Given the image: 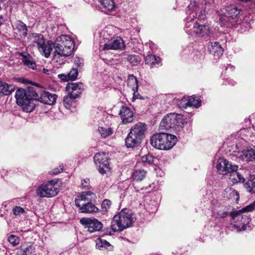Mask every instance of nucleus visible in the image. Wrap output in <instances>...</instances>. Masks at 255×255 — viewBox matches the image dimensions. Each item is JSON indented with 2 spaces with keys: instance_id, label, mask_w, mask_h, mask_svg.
I'll list each match as a JSON object with an SVG mask.
<instances>
[{
  "instance_id": "obj_56",
  "label": "nucleus",
  "mask_w": 255,
  "mask_h": 255,
  "mask_svg": "<svg viewBox=\"0 0 255 255\" xmlns=\"http://www.w3.org/2000/svg\"><path fill=\"white\" fill-rule=\"evenodd\" d=\"M0 20H1V22H2V15L0 16Z\"/></svg>"
},
{
  "instance_id": "obj_41",
  "label": "nucleus",
  "mask_w": 255,
  "mask_h": 255,
  "mask_svg": "<svg viewBox=\"0 0 255 255\" xmlns=\"http://www.w3.org/2000/svg\"><path fill=\"white\" fill-rule=\"evenodd\" d=\"M253 134L254 133L252 131L251 128H244L241 130V135H242L243 137L245 136L247 137L246 139L253 140V139H252Z\"/></svg>"
},
{
  "instance_id": "obj_9",
  "label": "nucleus",
  "mask_w": 255,
  "mask_h": 255,
  "mask_svg": "<svg viewBox=\"0 0 255 255\" xmlns=\"http://www.w3.org/2000/svg\"><path fill=\"white\" fill-rule=\"evenodd\" d=\"M34 99L44 104L52 105L55 104L57 96L55 94H52L43 89H39L34 92H31Z\"/></svg>"
},
{
  "instance_id": "obj_32",
  "label": "nucleus",
  "mask_w": 255,
  "mask_h": 255,
  "mask_svg": "<svg viewBox=\"0 0 255 255\" xmlns=\"http://www.w3.org/2000/svg\"><path fill=\"white\" fill-rule=\"evenodd\" d=\"M96 247L97 249L104 251H111L113 250V246L106 240L98 238L96 240Z\"/></svg>"
},
{
  "instance_id": "obj_12",
  "label": "nucleus",
  "mask_w": 255,
  "mask_h": 255,
  "mask_svg": "<svg viewBox=\"0 0 255 255\" xmlns=\"http://www.w3.org/2000/svg\"><path fill=\"white\" fill-rule=\"evenodd\" d=\"M80 223L85 225L86 228L88 229V231L90 233L99 231L103 227L102 223L96 219L84 218L80 220Z\"/></svg>"
},
{
  "instance_id": "obj_45",
  "label": "nucleus",
  "mask_w": 255,
  "mask_h": 255,
  "mask_svg": "<svg viewBox=\"0 0 255 255\" xmlns=\"http://www.w3.org/2000/svg\"><path fill=\"white\" fill-rule=\"evenodd\" d=\"M190 97V107H193L194 108H198L200 106L201 100L200 99H196L193 96Z\"/></svg>"
},
{
  "instance_id": "obj_35",
  "label": "nucleus",
  "mask_w": 255,
  "mask_h": 255,
  "mask_svg": "<svg viewBox=\"0 0 255 255\" xmlns=\"http://www.w3.org/2000/svg\"><path fill=\"white\" fill-rule=\"evenodd\" d=\"M78 74V70L76 68H73L67 75L61 74L59 75V76L62 80H65L66 81H72L75 80L77 78Z\"/></svg>"
},
{
  "instance_id": "obj_34",
  "label": "nucleus",
  "mask_w": 255,
  "mask_h": 255,
  "mask_svg": "<svg viewBox=\"0 0 255 255\" xmlns=\"http://www.w3.org/2000/svg\"><path fill=\"white\" fill-rule=\"evenodd\" d=\"M99 2L102 6L103 10L106 11H112L115 8V3L113 0H99Z\"/></svg>"
},
{
  "instance_id": "obj_17",
  "label": "nucleus",
  "mask_w": 255,
  "mask_h": 255,
  "mask_svg": "<svg viewBox=\"0 0 255 255\" xmlns=\"http://www.w3.org/2000/svg\"><path fill=\"white\" fill-rule=\"evenodd\" d=\"M66 89L69 93H71V96L74 99L77 98L82 93L83 90V85L82 83H69L67 85Z\"/></svg>"
},
{
  "instance_id": "obj_50",
  "label": "nucleus",
  "mask_w": 255,
  "mask_h": 255,
  "mask_svg": "<svg viewBox=\"0 0 255 255\" xmlns=\"http://www.w3.org/2000/svg\"><path fill=\"white\" fill-rule=\"evenodd\" d=\"M243 210L246 211H253L255 210V201L253 203L244 208Z\"/></svg>"
},
{
  "instance_id": "obj_25",
  "label": "nucleus",
  "mask_w": 255,
  "mask_h": 255,
  "mask_svg": "<svg viewBox=\"0 0 255 255\" xmlns=\"http://www.w3.org/2000/svg\"><path fill=\"white\" fill-rule=\"evenodd\" d=\"M128 83L129 84H132V90L133 92V99H143L142 97L139 95L137 92L138 84L136 78L132 75H129L128 79Z\"/></svg>"
},
{
  "instance_id": "obj_24",
  "label": "nucleus",
  "mask_w": 255,
  "mask_h": 255,
  "mask_svg": "<svg viewBox=\"0 0 255 255\" xmlns=\"http://www.w3.org/2000/svg\"><path fill=\"white\" fill-rule=\"evenodd\" d=\"M238 166L236 165L232 167V169L229 172L230 174V179L233 183L238 182H243L245 181V179L243 176L240 174L238 171Z\"/></svg>"
},
{
  "instance_id": "obj_28",
  "label": "nucleus",
  "mask_w": 255,
  "mask_h": 255,
  "mask_svg": "<svg viewBox=\"0 0 255 255\" xmlns=\"http://www.w3.org/2000/svg\"><path fill=\"white\" fill-rule=\"evenodd\" d=\"M65 47L64 46L62 45V47H61L59 45V43L55 42V43H54V48L55 49L54 54V59H56V57L57 56H59L60 57H67L69 55H70L73 51H70L69 53H66L67 52H65Z\"/></svg>"
},
{
  "instance_id": "obj_31",
  "label": "nucleus",
  "mask_w": 255,
  "mask_h": 255,
  "mask_svg": "<svg viewBox=\"0 0 255 255\" xmlns=\"http://www.w3.org/2000/svg\"><path fill=\"white\" fill-rule=\"evenodd\" d=\"M34 100H36V99L27 98L25 100L23 101V102L21 104H19L18 105L21 107L22 110L24 112L26 113H30L35 108V104L34 103Z\"/></svg>"
},
{
  "instance_id": "obj_19",
  "label": "nucleus",
  "mask_w": 255,
  "mask_h": 255,
  "mask_svg": "<svg viewBox=\"0 0 255 255\" xmlns=\"http://www.w3.org/2000/svg\"><path fill=\"white\" fill-rule=\"evenodd\" d=\"M208 49L215 59L219 58L223 55L224 52V49L221 44L217 41L210 42L208 46Z\"/></svg>"
},
{
  "instance_id": "obj_30",
  "label": "nucleus",
  "mask_w": 255,
  "mask_h": 255,
  "mask_svg": "<svg viewBox=\"0 0 255 255\" xmlns=\"http://www.w3.org/2000/svg\"><path fill=\"white\" fill-rule=\"evenodd\" d=\"M17 255H35V248L31 244L22 246L18 250Z\"/></svg>"
},
{
  "instance_id": "obj_14",
  "label": "nucleus",
  "mask_w": 255,
  "mask_h": 255,
  "mask_svg": "<svg viewBox=\"0 0 255 255\" xmlns=\"http://www.w3.org/2000/svg\"><path fill=\"white\" fill-rule=\"evenodd\" d=\"M235 165L227 159L220 158L217 161L216 168L220 174L227 175L231 171L232 167Z\"/></svg>"
},
{
  "instance_id": "obj_52",
  "label": "nucleus",
  "mask_w": 255,
  "mask_h": 255,
  "mask_svg": "<svg viewBox=\"0 0 255 255\" xmlns=\"http://www.w3.org/2000/svg\"><path fill=\"white\" fill-rule=\"evenodd\" d=\"M62 170V168H60L59 169L55 168V169H53V170L51 172V174H54V175L57 174L58 173L61 172Z\"/></svg>"
},
{
  "instance_id": "obj_40",
  "label": "nucleus",
  "mask_w": 255,
  "mask_h": 255,
  "mask_svg": "<svg viewBox=\"0 0 255 255\" xmlns=\"http://www.w3.org/2000/svg\"><path fill=\"white\" fill-rule=\"evenodd\" d=\"M12 212L16 217H20L22 216H25L26 213L25 210L20 206H16L13 208Z\"/></svg>"
},
{
  "instance_id": "obj_46",
  "label": "nucleus",
  "mask_w": 255,
  "mask_h": 255,
  "mask_svg": "<svg viewBox=\"0 0 255 255\" xmlns=\"http://www.w3.org/2000/svg\"><path fill=\"white\" fill-rule=\"evenodd\" d=\"M8 241L13 246H15L19 244V238L15 235H11L8 237Z\"/></svg>"
},
{
  "instance_id": "obj_38",
  "label": "nucleus",
  "mask_w": 255,
  "mask_h": 255,
  "mask_svg": "<svg viewBox=\"0 0 255 255\" xmlns=\"http://www.w3.org/2000/svg\"><path fill=\"white\" fill-rule=\"evenodd\" d=\"M146 175V171L143 169L136 170L132 173V177L133 180L140 181L144 178Z\"/></svg>"
},
{
  "instance_id": "obj_20",
  "label": "nucleus",
  "mask_w": 255,
  "mask_h": 255,
  "mask_svg": "<svg viewBox=\"0 0 255 255\" xmlns=\"http://www.w3.org/2000/svg\"><path fill=\"white\" fill-rule=\"evenodd\" d=\"M45 39L43 36L39 33H32L30 34L28 37V43L29 45L36 47L37 48L44 44V42Z\"/></svg>"
},
{
  "instance_id": "obj_54",
  "label": "nucleus",
  "mask_w": 255,
  "mask_h": 255,
  "mask_svg": "<svg viewBox=\"0 0 255 255\" xmlns=\"http://www.w3.org/2000/svg\"><path fill=\"white\" fill-rule=\"evenodd\" d=\"M43 71L44 73L47 74V75H49V72H50V70H49L48 69H46V68H43Z\"/></svg>"
},
{
  "instance_id": "obj_23",
  "label": "nucleus",
  "mask_w": 255,
  "mask_h": 255,
  "mask_svg": "<svg viewBox=\"0 0 255 255\" xmlns=\"http://www.w3.org/2000/svg\"><path fill=\"white\" fill-rule=\"evenodd\" d=\"M145 62L149 65L150 67H156L161 65V59L159 56L150 54L144 58Z\"/></svg>"
},
{
  "instance_id": "obj_2",
  "label": "nucleus",
  "mask_w": 255,
  "mask_h": 255,
  "mask_svg": "<svg viewBox=\"0 0 255 255\" xmlns=\"http://www.w3.org/2000/svg\"><path fill=\"white\" fill-rule=\"evenodd\" d=\"M218 22L221 26L237 27L241 25L242 31L249 30L251 24L249 18H245L242 9L236 5H230L217 12Z\"/></svg>"
},
{
  "instance_id": "obj_4",
  "label": "nucleus",
  "mask_w": 255,
  "mask_h": 255,
  "mask_svg": "<svg viewBox=\"0 0 255 255\" xmlns=\"http://www.w3.org/2000/svg\"><path fill=\"white\" fill-rule=\"evenodd\" d=\"M146 126L142 123H138L134 125L130 130L125 139L126 146L128 148H133L138 146L144 137Z\"/></svg>"
},
{
  "instance_id": "obj_11",
  "label": "nucleus",
  "mask_w": 255,
  "mask_h": 255,
  "mask_svg": "<svg viewBox=\"0 0 255 255\" xmlns=\"http://www.w3.org/2000/svg\"><path fill=\"white\" fill-rule=\"evenodd\" d=\"M95 198V194L91 191L83 192L76 198L75 205L79 208V210L80 211V209L84 207L88 202H92Z\"/></svg>"
},
{
  "instance_id": "obj_58",
  "label": "nucleus",
  "mask_w": 255,
  "mask_h": 255,
  "mask_svg": "<svg viewBox=\"0 0 255 255\" xmlns=\"http://www.w3.org/2000/svg\"><path fill=\"white\" fill-rule=\"evenodd\" d=\"M3 206L4 207V208H6V205L5 204L3 205L2 208H3Z\"/></svg>"
},
{
  "instance_id": "obj_33",
  "label": "nucleus",
  "mask_w": 255,
  "mask_h": 255,
  "mask_svg": "<svg viewBox=\"0 0 255 255\" xmlns=\"http://www.w3.org/2000/svg\"><path fill=\"white\" fill-rule=\"evenodd\" d=\"M20 55L22 56V61L24 65L29 68L34 69L36 64L31 56L26 53H21Z\"/></svg>"
},
{
  "instance_id": "obj_48",
  "label": "nucleus",
  "mask_w": 255,
  "mask_h": 255,
  "mask_svg": "<svg viewBox=\"0 0 255 255\" xmlns=\"http://www.w3.org/2000/svg\"><path fill=\"white\" fill-rule=\"evenodd\" d=\"M111 201L108 199H105L102 203V208L105 211L108 210L111 206Z\"/></svg>"
},
{
  "instance_id": "obj_21",
  "label": "nucleus",
  "mask_w": 255,
  "mask_h": 255,
  "mask_svg": "<svg viewBox=\"0 0 255 255\" xmlns=\"http://www.w3.org/2000/svg\"><path fill=\"white\" fill-rule=\"evenodd\" d=\"M120 115L124 124L130 123L133 121V114L129 108L123 106L120 111Z\"/></svg>"
},
{
  "instance_id": "obj_27",
  "label": "nucleus",
  "mask_w": 255,
  "mask_h": 255,
  "mask_svg": "<svg viewBox=\"0 0 255 255\" xmlns=\"http://www.w3.org/2000/svg\"><path fill=\"white\" fill-rule=\"evenodd\" d=\"M101 37L104 40V42L106 43L107 41H110L113 39L114 35V28L112 26L106 27L100 33Z\"/></svg>"
},
{
  "instance_id": "obj_47",
  "label": "nucleus",
  "mask_w": 255,
  "mask_h": 255,
  "mask_svg": "<svg viewBox=\"0 0 255 255\" xmlns=\"http://www.w3.org/2000/svg\"><path fill=\"white\" fill-rule=\"evenodd\" d=\"M74 99H74V98L71 96V93H69V95L64 96L63 98V103L65 105V107L67 108H69L72 101Z\"/></svg>"
},
{
  "instance_id": "obj_13",
  "label": "nucleus",
  "mask_w": 255,
  "mask_h": 255,
  "mask_svg": "<svg viewBox=\"0 0 255 255\" xmlns=\"http://www.w3.org/2000/svg\"><path fill=\"white\" fill-rule=\"evenodd\" d=\"M59 43V46L62 47L64 46L65 52L69 53L70 51H73L74 49V42L73 39L67 35H62L57 38L56 41Z\"/></svg>"
},
{
  "instance_id": "obj_1",
  "label": "nucleus",
  "mask_w": 255,
  "mask_h": 255,
  "mask_svg": "<svg viewBox=\"0 0 255 255\" xmlns=\"http://www.w3.org/2000/svg\"><path fill=\"white\" fill-rule=\"evenodd\" d=\"M187 14L185 20L184 30L191 35L205 37L210 33L209 26L201 23V20L206 18L204 4H199L195 0L191 1L187 9Z\"/></svg>"
},
{
  "instance_id": "obj_44",
  "label": "nucleus",
  "mask_w": 255,
  "mask_h": 255,
  "mask_svg": "<svg viewBox=\"0 0 255 255\" xmlns=\"http://www.w3.org/2000/svg\"><path fill=\"white\" fill-rule=\"evenodd\" d=\"M190 97H183L178 102V106L180 108L186 109L190 107Z\"/></svg>"
},
{
  "instance_id": "obj_22",
  "label": "nucleus",
  "mask_w": 255,
  "mask_h": 255,
  "mask_svg": "<svg viewBox=\"0 0 255 255\" xmlns=\"http://www.w3.org/2000/svg\"><path fill=\"white\" fill-rule=\"evenodd\" d=\"M54 47V43L51 41H46L44 42V44H41L38 49L40 53L44 55L45 57H49L51 52Z\"/></svg>"
},
{
  "instance_id": "obj_43",
  "label": "nucleus",
  "mask_w": 255,
  "mask_h": 255,
  "mask_svg": "<svg viewBox=\"0 0 255 255\" xmlns=\"http://www.w3.org/2000/svg\"><path fill=\"white\" fill-rule=\"evenodd\" d=\"M154 160V157L150 154H146L141 157V161L142 162L146 164H151L153 163Z\"/></svg>"
},
{
  "instance_id": "obj_8",
  "label": "nucleus",
  "mask_w": 255,
  "mask_h": 255,
  "mask_svg": "<svg viewBox=\"0 0 255 255\" xmlns=\"http://www.w3.org/2000/svg\"><path fill=\"white\" fill-rule=\"evenodd\" d=\"M58 191L57 182L52 180L40 185L36 190V194L41 198H49L56 195Z\"/></svg>"
},
{
  "instance_id": "obj_59",
  "label": "nucleus",
  "mask_w": 255,
  "mask_h": 255,
  "mask_svg": "<svg viewBox=\"0 0 255 255\" xmlns=\"http://www.w3.org/2000/svg\"><path fill=\"white\" fill-rule=\"evenodd\" d=\"M189 125H190L191 124V122L189 121Z\"/></svg>"
},
{
  "instance_id": "obj_6",
  "label": "nucleus",
  "mask_w": 255,
  "mask_h": 255,
  "mask_svg": "<svg viewBox=\"0 0 255 255\" xmlns=\"http://www.w3.org/2000/svg\"><path fill=\"white\" fill-rule=\"evenodd\" d=\"M135 218L129 211L127 210H122L118 215H115L112 222V228L114 232L118 230L122 231L129 227L135 221Z\"/></svg>"
},
{
  "instance_id": "obj_53",
  "label": "nucleus",
  "mask_w": 255,
  "mask_h": 255,
  "mask_svg": "<svg viewBox=\"0 0 255 255\" xmlns=\"http://www.w3.org/2000/svg\"><path fill=\"white\" fill-rule=\"evenodd\" d=\"M81 61V60L79 58H78L77 60L75 61V62L78 65V67H81L83 65V62Z\"/></svg>"
},
{
  "instance_id": "obj_5",
  "label": "nucleus",
  "mask_w": 255,
  "mask_h": 255,
  "mask_svg": "<svg viewBox=\"0 0 255 255\" xmlns=\"http://www.w3.org/2000/svg\"><path fill=\"white\" fill-rule=\"evenodd\" d=\"M177 138L174 135L160 132L152 135L150 143L152 146L161 150L171 149L176 144Z\"/></svg>"
},
{
  "instance_id": "obj_36",
  "label": "nucleus",
  "mask_w": 255,
  "mask_h": 255,
  "mask_svg": "<svg viewBox=\"0 0 255 255\" xmlns=\"http://www.w3.org/2000/svg\"><path fill=\"white\" fill-rule=\"evenodd\" d=\"M98 208L92 204L91 202H88L84 207L80 209V212L84 213H92L96 212L98 210Z\"/></svg>"
},
{
  "instance_id": "obj_60",
  "label": "nucleus",
  "mask_w": 255,
  "mask_h": 255,
  "mask_svg": "<svg viewBox=\"0 0 255 255\" xmlns=\"http://www.w3.org/2000/svg\"><path fill=\"white\" fill-rule=\"evenodd\" d=\"M3 0H1V1H2Z\"/></svg>"
},
{
  "instance_id": "obj_37",
  "label": "nucleus",
  "mask_w": 255,
  "mask_h": 255,
  "mask_svg": "<svg viewBox=\"0 0 255 255\" xmlns=\"http://www.w3.org/2000/svg\"><path fill=\"white\" fill-rule=\"evenodd\" d=\"M0 93L7 95L13 91L14 88L12 85H9L5 83L0 81Z\"/></svg>"
},
{
  "instance_id": "obj_7",
  "label": "nucleus",
  "mask_w": 255,
  "mask_h": 255,
  "mask_svg": "<svg viewBox=\"0 0 255 255\" xmlns=\"http://www.w3.org/2000/svg\"><path fill=\"white\" fill-rule=\"evenodd\" d=\"M243 209L244 208L241 210L233 211L230 214V216L233 220L232 225L236 227L239 232L245 231L251 221V219L248 215L243 214V212H248Z\"/></svg>"
},
{
  "instance_id": "obj_26",
  "label": "nucleus",
  "mask_w": 255,
  "mask_h": 255,
  "mask_svg": "<svg viewBox=\"0 0 255 255\" xmlns=\"http://www.w3.org/2000/svg\"><path fill=\"white\" fill-rule=\"evenodd\" d=\"M223 195L224 198L235 200L236 202L239 199V194L237 191L230 187H227L224 190Z\"/></svg>"
},
{
  "instance_id": "obj_49",
  "label": "nucleus",
  "mask_w": 255,
  "mask_h": 255,
  "mask_svg": "<svg viewBox=\"0 0 255 255\" xmlns=\"http://www.w3.org/2000/svg\"><path fill=\"white\" fill-rule=\"evenodd\" d=\"M81 186L83 189H89L90 187V179L89 178L82 179L81 180Z\"/></svg>"
},
{
  "instance_id": "obj_3",
  "label": "nucleus",
  "mask_w": 255,
  "mask_h": 255,
  "mask_svg": "<svg viewBox=\"0 0 255 255\" xmlns=\"http://www.w3.org/2000/svg\"><path fill=\"white\" fill-rule=\"evenodd\" d=\"M183 117L182 115L175 113L167 114L162 119L159 128L161 129H173L177 132H182L184 126L187 124Z\"/></svg>"
},
{
  "instance_id": "obj_42",
  "label": "nucleus",
  "mask_w": 255,
  "mask_h": 255,
  "mask_svg": "<svg viewBox=\"0 0 255 255\" xmlns=\"http://www.w3.org/2000/svg\"><path fill=\"white\" fill-rule=\"evenodd\" d=\"M246 188L248 192L251 193H255V175L253 179L247 183Z\"/></svg>"
},
{
  "instance_id": "obj_51",
  "label": "nucleus",
  "mask_w": 255,
  "mask_h": 255,
  "mask_svg": "<svg viewBox=\"0 0 255 255\" xmlns=\"http://www.w3.org/2000/svg\"><path fill=\"white\" fill-rule=\"evenodd\" d=\"M250 121L253 125V129L255 131V114L250 116Z\"/></svg>"
},
{
  "instance_id": "obj_18",
  "label": "nucleus",
  "mask_w": 255,
  "mask_h": 255,
  "mask_svg": "<svg viewBox=\"0 0 255 255\" xmlns=\"http://www.w3.org/2000/svg\"><path fill=\"white\" fill-rule=\"evenodd\" d=\"M236 156L243 161H253L255 159V151L253 148H248L244 151L237 152Z\"/></svg>"
},
{
  "instance_id": "obj_15",
  "label": "nucleus",
  "mask_w": 255,
  "mask_h": 255,
  "mask_svg": "<svg viewBox=\"0 0 255 255\" xmlns=\"http://www.w3.org/2000/svg\"><path fill=\"white\" fill-rule=\"evenodd\" d=\"M125 47V45L123 39L121 37H117L107 41L103 45L102 48L103 50H122Z\"/></svg>"
},
{
  "instance_id": "obj_39",
  "label": "nucleus",
  "mask_w": 255,
  "mask_h": 255,
  "mask_svg": "<svg viewBox=\"0 0 255 255\" xmlns=\"http://www.w3.org/2000/svg\"><path fill=\"white\" fill-rule=\"evenodd\" d=\"M98 130L101 136L103 138H106L112 135L114 131L113 128L108 127H99Z\"/></svg>"
},
{
  "instance_id": "obj_16",
  "label": "nucleus",
  "mask_w": 255,
  "mask_h": 255,
  "mask_svg": "<svg viewBox=\"0 0 255 255\" xmlns=\"http://www.w3.org/2000/svg\"><path fill=\"white\" fill-rule=\"evenodd\" d=\"M31 92H34V90L33 88L28 89L27 90H25L23 89L17 90L15 94L17 104L18 105L21 104L27 98L34 99Z\"/></svg>"
},
{
  "instance_id": "obj_29",
  "label": "nucleus",
  "mask_w": 255,
  "mask_h": 255,
  "mask_svg": "<svg viewBox=\"0 0 255 255\" xmlns=\"http://www.w3.org/2000/svg\"><path fill=\"white\" fill-rule=\"evenodd\" d=\"M13 29L16 33H18L19 36H26L27 32V28L26 24L21 21H17L13 25Z\"/></svg>"
},
{
  "instance_id": "obj_10",
  "label": "nucleus",
  "mask_w": 255,
  "mask_h": 255,
  "mask_svg": "<svg viewBox=\"0 0 255 255\" xmlns=\"http://www.w3.org/2000/svg\"><path fill=\"white\" fill-rule=\"evenodd\" d=\"M95 164L98 166L99 172L103 174L110 169L108 155L105 152L97 153L94 156Z\"/></svg>"
},
{
  "instance_id": "obj_57",
  "label": "nucleus",
  "mask_w": 255,
  "mask_h": 255,
  "mask_svg": "<svg viewBox=\"0 0 255 255\" xmlns=\"http://www.w3.org/2000/svg\"><path fill=\"white\" fill-rule=\"evenodd\" d=\"M226 213H224V215H223V216H221V218H224V217H225L226 216Z\"/></svg>"
},
{
  "instance_id": "obj_55",
  "label": "nucleus",
  "mask_w": 255,
  "mask_h": 255,
  "mask_svg": "<svg viewBox=\"0 0 255 255\" xmlns=\"http://www.w3.org/2000/svg\"><path fill=\"white\" fill-rule=\"evenodd\" d=\"M84 1H85L86 2H91V0H84Z\"/></svg>"
}]
</instances>
